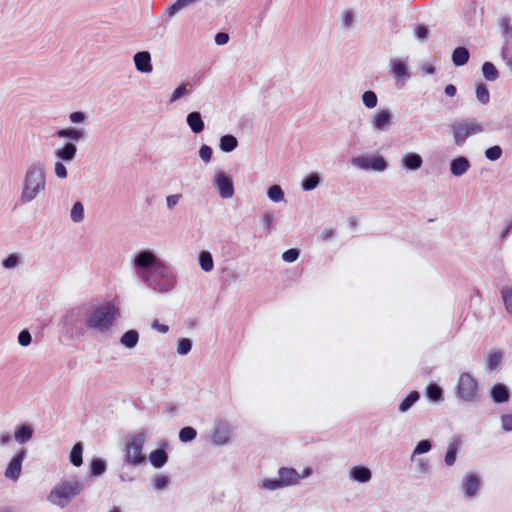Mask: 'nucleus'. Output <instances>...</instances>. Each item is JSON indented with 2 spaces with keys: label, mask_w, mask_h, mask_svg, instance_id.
Here are the masks:
<instances>
[{
  "label": "nucleus",
  "mask_w": 512,
  "mask_h": 512,
  "mask_svg": "<svg viewBox=\"0 0 512 512\" xmlns=\"http://www.w3.org/2000/svg\"><path fill=\"white\" fill-rule=\"evenodd\" d=\"M133 264L135 276L152 291L164 294L176 286L173 271L154 251H139L133 258Z\"/></svg>",
  "instance_id": "nucleus-1"
},
{
  "label": "nucleus",
  "mask_w": 512,
  "mask_h": 512,
  "mask_svg": "<svg viewBox=\"0 0 512 512\" xmlns=\"http://www.w3.org/2000/svg\"><path fill=\"white\" fill-rule=\"evenodd\" d=\"M46 190L45 165L41 161L30 163L24 173L21 183L19 201L26 205L33 202Z\"/></svg>",
  "instance_id": "nucleus-2"
},
{
  "label": "nucleus",
  "mask_w": 512,
  "mask_h": 512,
  "mask_svg": "<svg viewBox=\"0 0 512 512\" xmlns=\"http://www.w3.org/2000/svg\"><path fill=\"white\" fill-rule=\"evenodd\" d=\"M119 316V308L115 304L108 302L93 307L87 314L84 324L88 329L104 334L111 330Z\"/></svg>",
  "instance_id": "nucleus-3"
},
{
  "label": "nucleus",
  "mask_w": 512,
  "mask_h": 512,
  "mask_svg": "<svg viewBox=\"0 0 512 512\" xmlns=\"http://www.w3.org/2000/svg\"><path fill=\"white\" fill-rule=\"evenodd\" d=\"M83 490L84 483L77 477L63 479L50 491L47 500L55 506L65 508Z\"/></svg>",
  "instance_id": "nucleus-4"
},
{
  "label": "nucleus",
  "mask_w": 512,
  "mask_h": 512,
  "mask_svg": "<svg viewBox=\"0 0 512 512\" xmlns=\"http://www.w3.org/2000/svg\"><path fill=\"white\" fill-rule=\"evenodd\" d=\"M453 392L456 399L464 403H477L481 398L478 381L469 372L459 374Z\"/></svg>",
  "instance_id": "nucleus-5"
},
{
  "label": "nucleus",
  "mask_w": 512,
  "mask_h": 512,
  "mask_svg": "<svg viewBox=\"0 0 512 512\" xmlns=\"http://www.w3.org/2000/svg\"><path fill=\"white\" fill-rule=\"evenodd\" d=\"M484 132L483 125L475 119H456L450 125V133L454 144L463 146L471 136Z\"/></svg>",
  "instance_id": "nucleus-6"
},
{
  "label": "nucleus",
  "mask_w": 512,
  "mask_h": 512,
  "mask_svg": "<svg viewBox=\"0 0 512 512\" xmlns=\"http://www.w3.org/2000/svg\"><path fill=\"white\" fill-rule=\"evenodd\" d=\"M149 434L146 430L140 429L133 435L128 436L125 445V461L131 465H141L145 462L142 450Z\"/></svg>",
  "instance_id": "nucleus-7"
},
{
  "label": "nucleus",
  "mask_w": 512,
  "mask_h": 512,
  "mask_svg": "<svg viewBox=\"0 0 512 512\" xmlns=\"http://www.w3.org/2000/svg\"><path fill=\"white\" fill-rule=\"evenodd\" d=\"M299 483V473L293 467H280L277 478H267L261 482V487L266 490L274 491L285 487L297 485Z\"/></svg>",
  "instance_id": "nucleus-8"
},
{
  "label": "nucleus",
  "mask_w": 512,
  "mask_h": 512,
  "mask_svg": "<svg viewBox=\"0 0 512 512\" xmlns=\"http://www.w3.org/2000/svg\"><path fill=\"white\" fill-rule=\"evenodd\" d=\"M482 485L481 477L476 472H467L463 475L460 482V491L466 501L476 499L480 494Z\"/></svg>",
  "instance_id": "nucleus-9"
},
{
  "label": "nucleus",
  "mask_w": 512,
  "mask_h": 512,
  "mask_svg": "<svg viewBox=\"0 0 512 512\" xmlns=\"http://www.w3.org/2000/svg\"><path fill=\"white\" fill-rule=\"evenodd\" d=\"M351 164L361 170L384 172L388 163L381 155L357 156L351 159Z\"/></svg>",
  "instance_id": "nucleus-10"
},
{
  "label": "nucleus",
  "mask_w": 512,
  "mask_h": 512,
  "mask_svg": "<svg viewBox=\"0 0 512 512\" xmlns=\"http://www.w3.org/2000/svg\"><path fill=\"white\" fill-rule=\"evenodd\" d=\"M212 186L218 191L223 199H230L234 196V184L230 174L223 170H216L212 177Z\"/></svg>",
  "instance_id": "nucleus-11"
},
{
  "label": "nucleus",
  "mask_w": 512,
  "mask_h": 512,
  "mask_svg": "<svg viewBox=\"0 0 512 512\" xmlns=\"http://www.w3.org/2000/svg\"><path fill=\"white\" fill-rule=\"evenodd\" d=\"M232 436V428L229 422L223 419H218L215 421L211 437L212 443L216 446H223L229 443Z\"/></svg>",
  "instance_id": "nucleus-12"
},
{
  "label": "nucleus",
  "mask_w": 512,
  "mask_h": 512,
  "mask_svg": "<svg viewBox=\"0 0 512 512\" xmlns=\"http://www.w3.org/2000/svg\"><path fill=\"white\" fill-rule=\"evenodd\" d=\"M26 456H27L26 449L21 448L12 457V459L8 463V466L4 473V475L7 479H10L12 481H16L19 479L21 470H22V463H23L24 459L26 458Z\"/></svg>",
  "instance_id": "nucleus-13"
},
{
  "label": "nucleus",
  "mask_w": 512,
  "mask_h": 512,
  "mask_svg": "<svg viewBox=\"0 0 512 512\" xmlns=\"http://www.w3.org/2000/svg\"><path fill=\"white\" fill-rule=\"evenodd\" d=\"M393 123V115L389 109L376 111L371 118V127L376 132H385Z\"/></svg>",
  "instance_id": "nucleus-14"
},
{
  "label": "nucleus",
  "mask_w": 512,
  "mask_h": 512,
  "mask_svg": "<svg viewBox=\"0 0 512 512\" xmlns=\"http://www.w3.org/2000/svg\"><path fill=\"white\" fill-rule=\"evenodd\" d=\"M489 396L494 404H505L510 401L511 391L506 384L497 382L490 387Z\"/></svg>",
  "instance_id": "nucleus-15"
},
{
  "label": "nucleus",
  "mask_w": 512,
  "mask_h": 512,
  "mask_svg": "<svg viewBox=\"0 0 512 512\" xmlns=\"http://www.w3.org/2000/svg\"><path fill=\"white\" fill-rule=\"evenodd\" d=\"M83 319V309L76 307L68 311L63 317V325L69 332H73L79 326Z\"/></svg>",
  "instance_id": "nucleus-16"
},
{
  "label": "nucleus",
  "mask_w": 512,
  "mask_h": 512,
  "mask_svg": "<svg viewBox=\"0 0 512 512\" xmlns=\"http://www.w3.org/2000/svg\"><path fill=\"white\" fill-rule=\"evenodd\" d=\"M133 62L138 72L148 74L153 71L151 54L148 51H139L135 53L133 56Z\"/></svg>",
  "instance_id": "nucleus-17"
},
{
  "label": "nucleus",
  "mask_w": 512,
  "mask_h": 512,
  "mask_svg": "<svg viewBox=\"0 0 512 512\" xmlns=\"http://www.w3.org/2000/svg\"><path fill=\"white\" fill-rule=\"evenodd\" d=\"M471 167L469 159L465 156H457L450 162V173L454 177H461L468 172Z\"/></svg>",
  "instance_id": "nucleus-18"
},
{
  "label": "nucleus",
  "mask_w": 512,
  "mask_h": 512,
  "mask_svg": "<svg viewBox=\"0 0 512 512\" xmlns=\"http://www.w3.org/2000/svg\"><path fill=\"white\" fill-rule=\"evenodd\" d=\"M423 159L415 152H408L401 158V165L408 171H417L422 167Z\"/></svg>",
  "instance_id": "nucleus-19"
},
{
  "label": "nucleus",
  "mask_w": 512,
  "mask_h": 512,
  "mask_svg": "<svg viewBox=\"0 0 512 512\" xmlns=\"http://www.w3.org/2000/svg\"><path fill=\"white\" fill-rule=\"evenodd\" d=\"M349 477L358 483H367L372 478L371 470L364 465H355L349 470Z\"/></svg>",
  "instance_id": "nucleus-20"
},
{
  "label": "nucleus",
  "mask_w": 512,
  "mask_h": 512,
  "mask_svg": "<svg viewBox=\"0 0 512 512\" xmlns=\"http://www.w3.org/2000/svg\"><path fill=\"white\" fill-rule=\"evenodd\" d=\"M186 123L194 134H200L205 129L202 115L198 111H192L186 116Z\"/></svg>",
  "instance_id": "nucleus-21"
},
{
  "label": "nucleus",
  "mask_w": 512,
  "mask_h": 512,
  "mask_svg": "<svg viewBox=\"0 0 512 512\" xmlns=\"http://www.w3.org/2000/svg\"><path fill=\"white\" fill-rule=\"evenodd\" d=\"M77 147L72 142H66L63 147L55 151V156L63 162L70 163L75 159Z\"/></svg>",
  "instance_id": "nucleus-22"
},
{
  "label": "nucleus",
  "mask_w": 512,
  "mask_h": 512,
  "mask_svg": "<svg viewBox=\"0 0 512 512\" xmlns=\"http://www.w3.org/2000/svg\"><path fill=\"white\" fill-rule=\"evenodd\" d=\"M425 396L432 403H441L444 400L443 388L435 382H430L425 388Z\"/></svg>",
  "instance_id": "nucleus-23"
},
{
  "label": "nucleus",
  "mask_w": 512,
  "mask_h": 512,
  "mask_svg": "<svg viewBox=\"0 0 512 512\" xmlns=\"http://www.w3.org/2000/svg\"><path fill=\"white\" fill-rule=\"evenodd\" d=\"M460 445V438H455L452 442L448 444L447 450L444 455V462L448 467H451L455 464L460 449Z\"/></svg>",
  "instance_id": "nucleus-24"
},
{
  "label": "nucleus",
  "mask_w": 512,
  "mask_h": 512,
  "mask_svg": "<svg viewBox=\"0 0 512 512\" xmlns=\"http://www.w3.org/2000/svg\"><path fill=\"white\" fill-rule=\"evenodd\" d=\"M452 63L457 67H462L468 63L470 59V52L464 46L456 47L451 55Z\"/></svg>",
  "instance_id": "nucleus-25"
},
{
  "label": "nucleus",
  "mask_w": 512,
  "mask_h": 512,
  "mask_svg": "<svg viewBox=\"0 0 512 512\" xmlns=\"http://www.w3.org/2000/svg\"><path fill=\"white\" fill-rule=\"evenodd\" d=\"M148 459L153 467L159 469L168 462V454L164 448H158L149 454Z\"/></svg>",
  "instance_id": "nucleus-26"
},
{
  "label": "nucleus",
  "mask_w": 512,
  "mask_h": 512,
  "mask_svg": "<svg viewBox=\"0 0 512 512\" xmlns=\"http://www.w3.org/2000/svg\"><path fill=\"white\" fill-rule=\"evenodd\" d=\"M322 182V177L317 172H311L305 177H303L301 181V188L304 191H312L316 189L320 183Z\"/></svg>",
  "instance_id": "nucleus-27"
},
{
  "label": "nucleus",
  "mask_w": 512,
  "mask_h": 512,
  "mask_svg": "<svg viewBox=\"0 0 512 512\" xmlns=\"http://www.w3.org/2000/svg\"><path fill=\"white\" fill-rule=\"evenodd\" d=\"M420 392L412 390L398 405L400 413L408 412L420 399Z\"/></svg>",
  "instance_id": "nucleus-28"
},
{
  "label": "nucleus",
  "mask_w": 512,
  "mask_h": 512,
  "mask_svg": "<svg viewBox=\"0 0 512 512\" xmlns=\"http://www.w3.org/2000/svg\"><path fill=\"white\" fill-rule=\"evenodd\" d=\"M499 28L501 30V35L504 40L503 45H507L508 47L512 46V25L510 23V18L504 16L499 20Z\"/></svg>",
  "instance_id": "nucleus-29"
},
{
  "label": "nucleus",
  "mask_w": 512,
  "mask_h": 512,
  "mask_svg": "<svg viewBox=\"0 0 512 512\" xmlns=\"http://www.w3.org/2000/svg\"><path fill=\"white\" fill-rule=\"evenodd\" d=\"M33 429L27 424L18 426L14 433V438L19 444H25L32 439Z\"/></svg>",
  "instance_id": "nucleus-30"
},
{
  "label": "nucleus",
  "mask_w": 512,
  "mask_h": 512,
  "mask_svg": "<svg viewBox=\"0 0 512 512\" xmlns=\"http://www.w3.org/2000/svg\"><path fill=\"white\" fill-rule=\"evenodd\" d=\"M503 359V353L500 350L490 352L485 360V369L487 371H495L499 368Z\"/></svg>",
  "instance_id": "nucleus-31"
},
{
  "label": "nucleus",
  "mask_w": 512,
  "mask_h": 512,
  "mask_svg": "<svg viewBox=\"0 0 512 512\" xmlns=\"http://www.w3.org/2000/svg\"><path fill=\"white\" fill-rule=\"evenodd\" d=\"M238 146V140L234 135L226 134L219 139V148L225 153L232 152Z\"/></svg>",
  "instance_id": "nucleus-32"
},
{
  "label": "nucleus",
  "mask_w": 512,
  "mask_h": 512,
  "mask_svg": "<svg viewBox=\"0 0 512 512\" xmlns=\"http://www.w3.org/2000/svg\"><path fill=\"white\" fill-rule=\"evenodd\" d=\"M139 342V333L137 330L131 329L126 331L120 338V343L127 349L136 347Z\"/></svg>",
  "instance_id": "nucleus-33"
},
{
  "label": "nucleus",
  "mask_w": 512,
  "mask_h": 512,
  "mask_svg": "<svg viewBox=\"0 0 512 512\" xmlns=\"http://www.w3.org/2000/svg\"><path fill=\"white\" fill-rule=\"evenodd\" d=\"M197 0H176L172 5L167 7L164 11V14L167 15L168 18L174 17L179 11L182 9L191 6Z\"/></svg>",
  "instance_id": "nucleus-34"
},
{
  "label": "nucleus",
  "mask_w": 512,
  "mask_h": 512,
  "mask_svg": "<svg viewBox=\"0 0 512 512\" xmlns=\"http://www.w3.org/2000/svg\"><path fill=\"white\" fill-rule=\"evenodd\" d=\"M56 135L59 138L79 141L84 138V131L82 129L77 128H65L58 130Z\"/></svg>",
  "instance_id": "nucleus-35"
},
{
  "label": "nucleus",
  "mask_w": 512,
  "mask_h": 512,
  "mask_svg": "<svg viewBox=\"0 0 512 512\" xmlns=\"http://www.w3.org/2000/svg\"><path fill=\"white\" fill-rule=\"evenodd\" d=\"M481 71L485 80L493 82L499 78V71L496 66L490 62L486 61L481 66Z\"/></svg>",
  "instance_id": "nucleus-36"
},
{
  "label": "nucleus",
  "mask_w": 512,
  "mask_h": 512,
  "mask_svg": "<svg viewBox=\"0 0 512 512\" xmlns=\"http://www.w3.org/2000/svg\"><path fill=\"white\" fill-rule=\"evenodd\" d=\"M83 444L82 442H77L74 444L70 451L69 460L75 467H80L83 463Z\"/></svg>",
  "instance_id": "nucleus-37"
},
{
  "label": "nucleus",
  "mask_w": 512,
  "mask_h": 512,
  "mask_svg": "<svg viewBox=\"0 0 512 512\" xmlns=\"http://www.w3.org/2000/svg\"><path fill=\"white\" fill-rule=\"evenodd\" d=\"M198 262L204 272H211L214 268V261L209 251H201L198 255Z\"/></svg>",
  "instance_id": "nucleus-38"
},
{
  "label": "nucleus",
  "mask_w": 512,
  "mask_h": 512,
  "mask_svg": "<svg viewBox=\"0 0 512 512\" xmlns=\"http://www.w3.org/2000/svg\"><path fill=\"white\" fill-rule=\"evenodd\" d=\"M391 73L395 78L409 77L407 65L401 60L391 62Z\"/></svg>",
  "instance_id": "nucleus-39"
},
{
  "label": "nucleus",
  "mask_w": 512,
  "mask_h": 512,
  "mask_svg": "<svg viewBox=\"0 0 512 512\" xmlns=\"http://www.w3.org/2000/svg\"><path fill=\"white\" fill-rule=\"evenodd\" d=\"M475 94L477 100L482 104L486 105L490 102V92L487 85L483 82L477 83L475 87Z\"/></svg>",
  "instance_id": "nucleus-40"
},
{
  "label": "nucleus",
  "mask_w": 512,
  "mask_h": 512,
  "mask_svg": "<svg viewBox=\"0 0 512 512\" xmlns=\"http://www.w3.org/2000/svg\"><path fill=\"white\" fill-rule=\"evenodd\" d=\"M107 468L106 462L101 458H94L90 463L91 476L97 477L105 473Z\"/></svg>",
  "instance_id": "nucleus-41"
},
{
  "label": "nucleus",
  "mask_w": 512,
  "mask_h": 512,
  "mask_svg": "<svg viewBox=\"0 0 512 512\" xmlns=\"http://www.w3.org/2000/svg\"><path fill=\"white\" fill-rule=\"evenodd\" d=\"M70 219L74 223H81L84 220V205L77 201L71 208Z\"/></svg>",
  "instance_id": "nucleus-42"
},
{
  "label": "nucleus",
  "mask_w": 512,
  "mask_h": 512,
  "mask_svg": "<svg viewBox=\"0 0 512 512\" xmlns=\"http://www.w3.org/2000/svg\"><path fill=\"white\" fill-rule=\"evenodd\" d=\"M433 447L432 441L429 439H423L420 440L416 446L414 447V450L411 455V460L414 459L417 455H422L425 453H428Z\"/></svg>",
  "instance_id": "nucleus-43"
},
{
  "label": "nucleus",
  "mask_w": 512,
  "mask_h": 512,
  "mask_svg": "<svg viewBox=\"0 0 512 512\" xmlns=\"http://www.w3.org/2000/svg\"><path fill=\"white\" fill-rule=\"evenodd\" d=\"M362 103L367 109H374L378 104V96L372 90H367L362 94Z\"/></svg>",
  "instance_id": "nucleus-44"
},
{
  "label": "nucleus",
  "mask_w": 512,
  "mask_h": 512,
  "mask_svg": "<svg viewBox=\"0 0 512 512\" xmlns=\"http://www.w3.org/2000/svg\"><path fill=\"white\" fill-rule=\"evenodd\" d=\"M267 196L272 202L278 203L284 200V191L280 185L274 184L269 187Z\"/></svg>",
  "instance_id": "nucleus-45"
},
{
  "label": "nucleus",
  "mask_w": 512,
  "mask_h": 512,
  "mask_svg": "<svg viewBox=\"0 0 512 512\" xmlns=\"http://www.w3.org/2000/svg\"><path fill=\"white\" fill-rule=\"evenodd\" d=\"M501 297L507 313L512 316V288L508 286L502 287Z\"/></svg>",
  "instance_id": "nucleus-46"
},
{
  "label": "nucleus",
  "mask_w": 512,
  "mask_h": 512,
  "mask_svg": "<svg viewBox=\"0 0 512 512\" xmlns=\"http://www.w3.org/2000/svg\"><path fill=\"white\" fill-rule=\"evenodd\" d=\"M197 436V431L190 426L183 427L179 431V439L181 442L187 443L193 441Z\"/></svg>",
  "instance_id": "nucleus-47"
},
{
  "label": "nucleus",
  "mask_w": 512,
  "mask_h": 512,
  "mask_svg": "<svg viewBox=\"0 0 512 512\" xmlns=\"http://www.w3.org/2000/svg\"><path fill=\"white\" fill-rule=\"evenodd\" d=\"M502 154H503V150L499 145L491 146V147L487 148L484 152L485 157L489 161H492V162L500 159Z\"/></svg>",
  "instance_id": "nucleus-48"
},
{
  "label": "nucleus",
  "mask_w": 512,
  "mask_h": 512,
  "mask_svg": "<svg viewBox=\"0 0 512 512\" xmlns=\"http://www.w3.org/2000/svg\"><path fill=\"white\" fill-rule=\"evenodd\" d=\"M188 94H190V90L187 88V84H181L172 92L169 102L174 103Z\"/></svg>",
  "instance_id": "nucleus-49"
},
{
  "label": "nucleus",
  "mask_w": 512,
  "mask_h": 512,
  "mask_svg": "<svg viewBox=\"0 0 512 512\" xmlns=\"http://www.w3.org/2000/svg\"><path fill=\"white\" fill-rule=\"evenodd\" d=\"M192 349V340L189 338H180L177 345L179 355H187Z\"/></svg>",
  "instance_id": "nucleus-50"
},
{
  "label": "nucleus",
  "mask_w": 512,
  "mask_h": 512,
  "mask_svg": "<svg viewBox=\"0 0 512 512\" xmlns=\"http://www.w3.org/2000/svg\"><path fill=\"white\" fill-rule=\"evenodd\" d=\"M300 256V250L297 248H290L283 252L282 260L287 263L295 262Z\"/></svg>",
  "instance_id": "nucleus-51"
},
{
  "label": "nucleus",
  "mask_w": 512,
  "mask_h": 512,
  "mask_svg": "<svg viewBox=\"0 0 512 512\" xmlns=\"http://www.w3.org/2000/svg\"><path fill=\"white\" fill-rule=\"evenodd\" d=\"M213 150L210 146L203 144L199 148V157L205 163H209L212 159Z\"/></svg>",
  "instance_id": "nucleus-52"
},
{
  "label": "nucleus",
  "mask_w": 512,
  "mask_h": 512,
  "mask_svg": "<svg viewBox=\"0 0 512 512\" xmlns=\"http://www.w3.org/2000/svg\"><path fill=\"white\" fill-rule=\"evenodd\" d=\"M19 264V256L15 253L10 254L2 261V265L6 269H13Z\"/></svg>",
  "instance_id": "nucleus-53"
},
{
  "label": "nucleus",
  "mask_w": 512,
  "mask_h": 512,
  "mask_svg": "<svg viewBox=\"0 0 512 512\" xmlns=\"http://www.w3.org/2000/svg\"><path fill=\"white\" fill-rule=\"evenodd\" d=\"M414 35L419 41H425L429 35V29L424 24H418L415 27Z\"/></svg>",
  "instance_id": "nucleus-54"
},
{
  "label": "nucleus",
  "mask_w": 512,
  "mask_h": 512,
  "mask_svg": "<svg viewBox=\"0 0 512 512\" xmlns=\"http://www.w3.org/2000/svg\"><path fill=\"white\" fill-rule=\"evenodd\" d=\"M501 428L505 432H512V414H502L500 417Z\"/></svg>",
  "instance_id": "nucleus-55"
},
{
  "label": "nucleus",
  "mask_w": 512,
  "mask_h": 512,
  "mask_svg": "<svg viewBox=\"0 0 512 512\" xmlns=\"http://www.w3.org/2000/svg\"><path fill=\"white\" fill-rule=\"evenodd\" d=\"M54 173L60 179H65L67 177V169H66L63 161H57L55 163Z\"/></svg>",
  "instance_id": "nucleus-56"
},
{
  "label": "nucleus",
  "mask_w": 512,
  "mask_h": 512,
  "mask_svg": "<svg viewBox=\"0 0 512 512\" xmlns=\"http://www.w3.org/2000/svg\"><path fill=\"white\" fill-rule=\"evenodd\" d=\"M32 341L31 334L28 330H22L18 335V342L21 346L26 347Z\"/></svg>",
  "instance_id": "nucleus-57"
},
{
  "label": "nucleus",
  "mask_w": 512,
  "mask_h": 512,
  "mask_svg": "<svg viewBox=\"0 0 512 512\" xmlns=\"http://www.w3.org/2000/svg\"><path fill=\"white\" fill-rule=\"evenodd\" d=\"M354 21V13L352 10H345L342 16V25L344 28H350Z\"/></svg>",
  "instance_id": "nucleus-58"
},
{
  "label": "nucleus",
  "mask_w": 512,
  "mask_h": 512,
  "mask_svg": "<svg viewBox=\"0 0 512 512\" xmlns=\"http://www.w3.org/2000/svg\"><path fill=\"white\" fill-rule=\"evenodd\" d=\"M501 57L506 61L507 65L512 68V49L507 45H503L501 48Z\"/></svg>",
  "instance_id": "nucleus-59"
},
{
  "label": "nucleus",
  "mask_w": 512,
  "mask_h": 512,
  "mask_svg": "<svg viewBox=\"0 0 512 512\" xmlns=\"http://www.w3.org/2000/svg\"><path fill=\"white\" fill-rule=\"evenodd\" d=\"M169 483V478L167 476L161 475L158 476L154 482L153 487L155 490H161L164 489Z\"/></svg>",
  "instance_id": "nucleus-60"
},
{
  "label": "nucleus",
  "mask_w": 512,
  "mask_h": 512,
  "mask_svg": "<svg viewBox=\"0 0 512 512\" xmlns=\"http://www.w3.org/2000/svg\"><path fill=\"white\" fill-rule=\"evenodd\" d=\"M182 198L181 194H173L166 197V204L169 209H173Z\"/></svg>",
  "instance_id": "nucleus-61"
},
{
  "label": "nucleus",
  "mask_w": 512,
  "mask_h": 512,
  "mask_svg": "<svg viewBox=\"0 0 512 512\" xmlns=\"http://www.w3.org/2000/svg\"><path fill=\"white\" fill-rule=\"evenodd\" d=\"M69 119L72 123L79 124L85 121L86 115L81 111H76L69 115Z\"/></svg>",
  "instance_id": "nucleus-62"
},
{
  "label": "nucleus",
  "mask_w": 512,
  "mask_h": 512,
  "mask_svg": "<svg viewBox=\"0 0 512 512\" xmlns=\"http://www.w3.org/2000/svg\"><path fill=\"white\" fill-rule=\"evenodd\" d=\"M262 222L265 228L269 229L273 226L274 217L270 212H266L262 216Z\"/></svg>",
  "instance_id": "nucleus-63"
},
{
  "label": "nucleus",
  "mask_w": 512,
  "mask_h": 512,
  "mask_svg": "<svg viewBox=\"0 0 512 512\" xmlns=\"http://www.w3.org/2000/svg\"><path fill=\"white\" fill-rule=\"evenodd\" d=\"M229 41V35L225 32H219L215 35V43L217 45H225Z\"/></svg>",
  "instance_id": "nucleus-64"
}]
</instances>
